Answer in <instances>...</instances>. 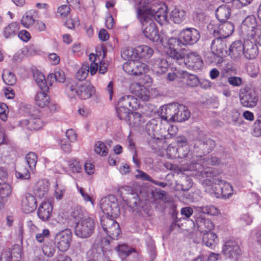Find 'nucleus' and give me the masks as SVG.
Masks as SVG:
<instances>
[{
    "label": "nucleus",
    "mask_w": 261,
    "mask_h": 261,
    "mask_svg": "<svg viewBox=\"0 0 261 261\" xmlns=\"http://www.w3.org/2000/svg\"><path fill=\"white\" fill-rule=\"evenodd\" d=\"M152 0H135L137 16H145L148 19L155 20L162 24L167 21V8L161 4L149 6Z\"/></svg>",
    "instance_id": "f257e3e1"
},
{
    "label": "nucleus",
    "mask_w": 261,
    "mask_h": 261,
    "mask_svg": "<svg viewBox=\"0 0 261 261\" xmlns=\"http://www.w3.org/2000/svg\"><path fill=\"white\" fill-rule=\"evenodd\" d=\"M200 175L202 178H206L205 182L206 185H211L215 184L216 186L213 187V191L215 193V196L216 198L226 197V196L228 197L231 195L232 193H227L225 191L227 189H230V191H232V187L229 184H224L223 186L222 187L221 184H223L224 181L217 177V171L213 168L210 167H206L201 171H199Z\"/></svg>",
    "instance_id": "f03ea898"
},
{
    "label": "nucleus",
    "mask_w": 261,
    "mask_h": 261,
    "mask_svg": "<svg viewBox=\"0 0 261 261\" xmlns=\"http://www.w3.org/2000/svg\"><path fill=\"white\" fill-rule=\"evenodd\" d=\"M170 58L173 59L179 65H185L188 69L197 71L201 68L203 62L201 57L195 52L188 53L186 56L179 51L171 50Z\"/></svg>",
    "instance_id": "7ed1b4c3"
},
{
    "label": "nucleus",
    "mask_w": 261,
    "mask_h": 261,
    "mask_svg": "<svg viewBox=\"0 0 261 261\" xmlns=\"http://www.w3.org/2000/svg\"><path fill=\"white\" fill-rule=\"evenodd\" d=\"M242 35L252 39L261 46V22L257 23L253 15L247 16L241 25Z\"/></svg>",
    "instance_id": "20e7f679"
},
{
    "label": "nucleus",
    "mask_w": 261,
    "mask_h": 261,
    "mask_svg": "<svg viewBox=\"0 0 261 261\" xmlns=\"http://www.w3.org/2000/svg\"><path fill=\"white\" fill-rule=\"evenodd\" d=\"M66 91L71 98L78 96L82 99H87L91 97L95 93V88L90 83L81 84L74 82L67 85Z\"/></svg>",
    "instance_id": "39448f33"
},
{
    "label": "nucleus",
    "mask_w": 261,
    "mask_h": 261,
    "mask_svg": "<svg viewBox=\"0 0 261 261\" xmlns=\"http://www.w3.org/2000/svg\"><path fill=\"white\" fill-rule=\"evenodd\" d=\"M74 233L81 239H87L94 233L95 223L90 217H85L83 220L75 222Z\"/></svg>",
    "instance_id": "423d86ee"
},
{
    "label": "nucleus",
    "mask_w": 261,
    "mask_h": 261,
    "mask_svg": "<svg viewBox=\"0 0 261 261\" xmlns=\"http://www.w3.org/2000/svg\"><path fill=\"white\" fill-rule=\"evenodd\" d=\"M142 25L143 33L145 36L154 42L161 41L155 23L153 20L148 19L145 16H137Z\"/></svg>",
    "instance_id": "0eeeda50"
},
{
    "label": "nucleus",
    "mask_w": 261,
    "mask_h": 261,
    "mask_svg": "<svg viewBox=\"0 0 261 261\" xmlns=\"http://www.w3.org/2000/svg\"><path fill=\"white\" fill-rule=\"evenodd\" d=\"M100 208L105 216L117 217L120 214V209L115 196L109 195L102 198L100 201Z\"/></svg>",
    "instance_id": "6e6552de"
},
{
    "label": "nucleus",
    "mask_w": 261,
    "mask_h": 261,
    "mask_svg": "<svg viewBox=\"0 0 261 261\" xmlns=\"http://www.w3.org/2000/svg\"><path fill=\"white\" fill-rule=\"evenodd\" d=\"M215 141L206 137H199L195 141L194 152L201 157L210 153L215 147Z\"/></svg>",
    "instance_id": "1a4fd4ad"
},
{
    "label": "nucleus",
    "mask_w": 261,
    "mask_h": 261,
    "mask_svg": "<svg viewBox=\"0 0 261 261\" xmlns=\"http://www.w3.org/2000/svg\"><path fill=\"white\" fill-rule=\"evenodd\" d=\"M118 193L126 204L133 211L137 209L140 199L138 194L129 186H124L120 188Z\"/></svg>",
    "instance_id": "9d476101"
},
{
    "label": "nucleus",
    "mask_w": 261,
    "mask_h": 261,
    "mask_svg": "<svg viewBox=\"0 0 261 261\" xmlns=\"http://www.w3.org/2000/svg\"><path fill=\"white\" fill-rule=\"evenodd\" d=\"M239 98L240 103L243 107L250 108L255 107L258 100V95L256 92L249 87H245L240 90Z\"/></svg>",
    "instance_id": "9b49d317"
},
{
    "label": "nucleus",
    "mask_w": 261,
    "mask_h": 261,
    "mask_svg": "<svg viewBox=\"0 0 261 261\" xmlns=\"http://www.w3.org/2000/svg\"><path fill=\"white\" fill-rule=\"evenodd\" d=\"M71 239V230L66 229L56 234L55 237V244L60 251L65 252L69 248Z\"/></svg>",
    "instance_id": "f8f14e48"
},
{
    "label": "nucleus",
    "mask_w": 261,
    "mask_h": 261,
    "mask_svg": "<svg viewBox=\"0 0 261 261\" xmlns=\"http://www.w3.org/2000/svg\"><path fill=\"white\" fill-rule=\"evenodd\" d=\"M123 69L128 74L133 75H139L148 70L146 64L137 60L126 62L123 64Z\"/></svg>",
    "instance_id": "ddd939ff"
},
{
    "label": "nucleus",
    "mask_w": 261,
    "mask_h": 261,
    "mask_svg": "<svg viewBox=\"0 0 261 261\" xmlns=\"http://www.w3.org/2000/svg\"><path fill=\"white\" fill-rule=\"evenodd\" d=\"M161 120L160 117L152 119L146 124L145 130L148 135L152 138L151 140L148 142L149 145L151 143L155 142L156 141L162 139L160 137L161 130Z\"/></svg>",
    "instance_id": "4468645a"
},
{
    "label": "nucleus",
    "mask_w": 261,
    "mask_h": 261,
    "mask_svg": "<svg viewBox=\"0 0 261 261\" xmlns=\"http://www.w3.org/2000/svg\"><path fill=\"white\" fill-rule=\"evenodd\" d=\"M180 37L185 45H192L196 43L200 38V33L194 28H189L183 29L180 33Z\"/></svg>",
    "instance_id": "2eb2a0df"
},
{
    "label": "nucleus",
    "mask_w": 261,
    "mask_h": 261,
    "mask_svg": "<svg viewBox=\"0 0 261 261\" xmlns=\"http://www.w3.org/2000/svg\"><path fill=\"white\" fill-rule=\"evenodd\" d=\"M178 103H171L163 106L160 115V119L167 122H175L176 110L178 109Z\"/></svg>",
    "instance_id": "dca6fc26"
},
{
    "label": "nucleus",
    "mask_w": 261,
    "mask_h": 261,
    "mask_svg": "<svg viewBox=\"0 0 261 261\" xmlns=\"http://www.w3.org/2000/svg\"><path fill=\"white\" fill-rule=\"evenodd\" d=\"M223 252L226 257L237 258L242 254V251L238 244L233 241H227L223 246Z\"/></svg>",
    "instance_id": "f3484780"
},
{
    "label": "nucleus",
    "mask_w": 261,
    "mask_h": 261,
    "mask_svg": "<svg viewBox=\"0 0 261 261\" xmlns=\"http://www.w3.org/2000/svg\"><path fill=\"white\" fill-rule=\"evenodd\" d=\"M192 222L194 225H195V223L196 224L198 230L203 233L212 231L214 227L212 221L208 218H206L202 215H200L195 219V222L194 221H192Z\"/></svg>",
    "instance_id": "a211bd4d"
},
{
    "label": "nucleus",
    "mask_w": 261,
    "mask_h": 261,
    "mask_svg": "<svg viewBox=\"0 0 261 261\" xmlns=\"http://www.w3.org/2000/svg\"><path fill=\"white\" fill-rule=\"evenodd\" d=\"M152 70L158 75H161L166 73L168 69L169 64L168 61L163 58H153L150 61Z\"/></svg>",
    "instance_id": "6ab92c4d"
},
{
    "label": "nucleus",
    "mask_w": 261,
    "mask_h": 261,
    "mask_svg": "<svg viewBox=\"0 0 261 261\" xmlns=\"http://www.w3.org/2000/svg\"><path fill=\"white\" fill-rule=\"evenodd\" d=\"M257 43L255 41L252 42L250 39H247L244 43V56L248 60L254 59L258 54Z\"/></svg>",
    "instance_id": "aec40b11"
},
{
    "label": "nucleus",
    "mask_w": 261,
    "mask_h": 261,
    "mask_svg": "<svg viewBox=\"0 0 261 261\" xmlns=\"http://www.w3.org/2000/svg\"><path fill=\"white\" fill-rule=\"evenodd\" d=\"M212 53L218 57L223 58L227 54L226 43L221 38H216L211 44Z\"/></svg>",
    "instance_id": "412c9836"
},
{
    "label": "nucleus",
    "mask_w": 261,
    "mask_h": 261,
    "mask_svg": "<svg viewBox=\"0 0 261 261\" xmlns=\"http://www.w3.org/2000/svg\"><path fill=\"white\" fill-rule=\"evenodd\" d=\"M138 106V99L133 95L121 96L117 102V106L132 110L136 109Z\"/></svg>",
    "instance_id": "4be33fe9"
},
{
    "label": "nucleus",
    "mask_w": 261,
    "mask_h": 261,
    "mask_svg": "<svg viewBox=\"0 0 261 261\" xmlns=\"http://www.w3.org/2000/svg\"><path fill=\"white\" fill-rule=\"evenodd\" d=\"M244 43L241 41L233 42L229 48V55L234 60H240L243 55Z\"/></svg>",
    "instance_id": "5701e85b"
},
{
    "label": "nucleus",
    "mask_w": 261,
    "mask_h": 261,
    "mask_svg": "<svg viewBox=\"0 0 261 261\" xmlns=\"http://www.w3.org/2000/svg\"><path fill=\"white\" fill-rule=\"evenodd\" d=\"M53 212V207L49 202H42L39 206L37 215L38 217L43 221H46L50 218Z\"/></svg>",
    "instance_id": "b1692460"
},
{
    "label": "nucleus",
    "mask_w": 261,
    "mask_h": 261,
    "mask_svg": "<svg viewBox=\"0 0 261 261\" xmlns=\"http://www.w3.org/2000/svg\"><path fill=\"white\" fill-rule=\"evenodd\" d=\"M37 207V201L32 194H28L22 201V208L25 213L33 212Z\"/></svg>",
    "instance_id": "393cba45"
},
{
    "label": "nucleus",
    "mask_w": 261,
    "mask_h": 261,
    "mask_svg": "<svg viewBox=\"0 0 261 261\" xmlns=\"http://www.w3.org/2000/svg\"><path fill=\"white\" fill-rule=\"evenodd\" d=\"M20 125L22 127H25L31 130H37L43 126L42 122L40 119L33 117H31L29 119L21 120Z\"/></svg>",
    "instance_id": "a878e982"
},
{
    "label": "nucleus",
    "mask_w": 261,
    "mask_h": 261,
    "mask_svg": "<svg viewBox=\"0 0 261 261\" xmlns=\"http://www.w3.org/2000/svg\"><path fill=\"white\" fill-rule=\"evenodd\" d=\"M49 184L48 181L40 180L34 187V193L36 196L42 198L46 196L49 190Z\"/></svg>",
    "instance_id": "bb28decb"
},
{
    "label": "nucleus",
    "mask_w": 261,
    "mask_h": 261,
    "mask_svg": "<svg viewBox=\"0 0 261 261\" xmlns=\"http://www.w3.org/2000/svg\"><path fill=\"white\" fill-rule=\"evenodd\" d=\"M231 14L230 6L222 5L219 6L216 11V16L219 22L227 21Z\"/></svg>",
    "instance_id": "cd10ccee"
},
{
    "label": "nucleus",
    "mask_w": 261,
    "mask_h": 261,
    "mask_svg": "<svg viewBox=\"0 0 261 261\" xmlns=\"http://www.w3.org/2000/svg\"><path fill=\"white\" fill-rule=\"evenodd\" d=\"M218 38H226L231 35L234 31V25L229 21L221 22Z\"/></svg>",
    "instance_id": "c85d7f7f"
},
{
    "label": "nucleus",
    "mask_w": 261,
    "mask_h": 261,
    "mask_svg": "<svg viewBox=\"0 0 261 261\" xmlns=\"http://www.w3.org/2000/svg\"><path fill=\"white\" fill-rule=\"evenodd\" d=\"M178 73L179 75V78L186 79L187 85L191 87H194L199 85V80L196 75L190 74L184 70H178Z\"/></svg>",
    "instance_id": "c756f323"
},
{
    "label": "nucleus",
    "mask_w": 261,
    "mask_h": 261,
    "mask_svg": "<svg viewBox=\"0 0 261 261\" xmlns=\"http://www.w3.org/2000/svg\"><path fill=\"white\" fill-rule=\"evenodd\" d=\"M191 113L188 108L183 105L178 103V109L175 118V122H183L187 120L190 117Z\"/></svg>",
    "instance_id": "7c9ffc66"
},
{
    "label": "nucleus",
    "mask_w": 261,
    "mask_h": 261,
    "mask_svg": "<svg viewBox=\"0 0 261 261\" xmlns=\"http://www.w3.org/2000/svg\"><path fill=\"white\" fill-rule=\"evenodd\" d=\"M126 122L132 127H139L145 122V119L140 113L131 112Z\"/></svg>",
    "instance_id": "2f4dec72"
},
{
    "label": "nucleus",
    "mask_w": 261,
    "mask_h": 261,
    "mask_svg": "<svg viewBox=\"0 0 261 261\" xmlns=\"http://www.w3.org/2000/svg\"><path fill=\"white\" fill-rule=\"evenodd\" d=\"M11 187L8 184H0V208L7 203L8 197L11 194Z\"/></svg>",
    "instance_id": "473e14b6"
},
{
    "label": "nucleus",
    "mask_w": 261,
    "mask_h": 261,
    "mask_svg": "<svg viewBox=\"0 0 261 261\" xmlns=\"http://www.w3.org/2000/svg\"><path fill=\"white\" fill-rule=\"evenodd\" d=\"M186 17L185 10L179 8H175L170 13V19L175 23L180 24Z\"/></svg>",
    "instance_id": "72a5a7b5"
},
{
    "label": "nucleus",
    "mask_w": 261,
    "mask_h": 261,
    "mask_svg": "<svg viewBox=\"0 0 261 261\" xmlns=\"http://www.w3.org/2000/svg\"><path fill=\"white\" fill-rule=\"evenodd\" d=\"M153 50L147 45L139 46L136 48L137 59H147L153 54Z\"/></svg>",
    "instance_id": "f704fd0d"
},
{
    "label": "nucleus",
    "mask_w": 261,
    "mask_h": 261,
    "mask_svg": "<svg viewBox=\"0 0 261 261\" xmlns=\"http://www.w3.org/2000/svg\"><path fill=\"white\" fill-rule=\"evenodd\" d=\"M19 29V24L17 22H12L5 28L3 35L6 39L11 38L17 35Z\"/></svg>",
    "instance_id": "c9c22d12"
},
{
    "label": "nucleus",
    "mask_w": 261,
    "mask_h": 261,
    "mask_svg": "<svg viewBox=\"0 0 261 261\" xmlns=\"http://www.w3.org/2000/svg\"><path fill=\"white\" fill-rule=\"evenodd\" d=\"M36 104L40 108H44L49 102V97L46 92H39L35 98Z\"/></svg>",
    "instance_id": "e433bc0d"
},
{
    "label": "nucleus",
    "mask_w": 261,
    "mask_h": 261,
    "mask_svg": "<svg viewBox=\"0 0 261 261\" xmlns=\"http://www.w3.org/2000/svg\"><path fill=\"white\" fill-rule=\"evenodd\" d=\"M217 241V237L213 232L210 231L203 233L202 242L206 246L212 247L215 246Z\"/></svg>",
    "instance_id": "4c0bfd02"
},
{
    "label": "nucleus",
    "mask_w": 261,
    "mask_h": 261,
    "mask_svg": "<svg viewBox=\"0 0 261 261\" xmlns=\"http://www.w3.org/2000/svg\"><path fill=\"white\" fill-rule=\"evenodd\" d=\"M54 80L60 83H64L65 80L64 72L60 69H56L54 73L49 74L47 76V80L49 81L50 85H52L51 82Z\"/></svg>",
    "instance_id": "58836bf2"
},
{
    "label": "nucleus",
    "mask_w": 261,
    "mask_h": 261,
    "mask_svg": "<svg viewBox=\"0 0 261 261\" xmlns=\"http://www.w3.org/2000/svg\"><path fill=\"white\" fill-rule=\"evenodd\" d=\"M168 43L169 45V49L167 51V54L170 57L169 53L171 50H174L176 51H178L177 49L178 47H181L185 44L183 42V40L179 37V38L176 37H171L168 40Z\"/></svg>",
    "instance_id": "ea45409f"
},
{
    "label": "nucleus",
    "mask_w": 261,
    "mask_h": 261,
    "mask_svg": "<svg viewBox=\"0 0 261 261\" xmlns=\"http://www.w3.org/2000/svg\"><path fill=\"white\" fill-rule=\"evenodd\" d=\"M115 218L110 216H103L100 218V224L105 232L117 222L114 220Z\"/></svg>",
    "instance_id": "a19ab883"
},
{
    "label": "nucleus",
    "mask_w": 261,
    "mask_h": 261,
    "mask_svg": "<svg viewBox=\"0 0 261 261\" xmlns=\"http://www.w3.org/2000/svg\"><path fill=\"white\" fill-rule=\"evenodd\" d=\"M14 254V252L9 248L4 249L0 257V261H19L18 258L20 256L19 252L17 253L18 256H16L17 259L16 260L13 259Z\"/></svg>",
    "instance_id": "79ce46f5"
},
{
    "label": "nucleus",
    "mask_w": 261,
    "mask_h": 261,
    "mask_svg": "<svg viewBox=\"0 0 261 261\" xmlns=\"http://www.w3.org/2000/svg\"><path fill=\"white\" fill-rule=\"evenodd\" d=\"M94 151L95 153L101 156H105L108 153V149L106 144L101 141L95 142Z\"/></svg>",
    "instance_id": "37998d69"
},
{
    "label": "nucleus",
    "mask_w": 261,
    "mask_h": 261,
    "mask_svg": "<svg viewBox=\"0 0 261 261\" xmlns=\"http://www.w3.org/2000/svg\"><path fill=\"white\" fill-rule=\"evenodd\" d=\"M108 236L112 239H118L120 234L121 230L119 223L116 222L106 231Z\"/></svg>",
    "instance_id": "c03bdc74"
},
{
    "label": "nucleus",
    "mask_w": 261,
    "mask_h": 261,
    "mask_svg": "<svg viewBox=\"0 0 261 261\" xmlns=\"http://www.w3.org/2000/svg\"><path fill=\"white\" fill-rule=\"evenodd\" d=\"M25 159L30 170L33 171L35 169L37 162V155L34 152H30L26 155Z\"/></svg>",
    "instance_id": "a18cd8bd"
},
{
    "label": "nucleus",
    "mask_w": 261,
    "mask_h": 261,
    "mask_svg": "<svg viewBox=\"0 0 261 261\" xmlns=\"http://www.w3.org/2000/svg\"><path fill=\"white\" fill-rule=\"evenodd\" d=\"M70 216L75 220V222H78V221H82L85 218L83 217V211L82 207L80 206H74L72 208Z\"/></svg>",
    "instance_id": "49530a36"
},
{
    "label": "nucleus",
    "mask_w": 261,
    "mask_h": 261,
    "mask_svg": "<svg viewBox=\"0 0 261 261\" xmlns=\"http://www.w3.org/2000/svg\"><path fill=\"white\" fill-rule=\"evenodd\" d=\"M89 72L88 63L84 64L75 74V78L79 81H83L86 78Z\"/></svg>",
    "instance_id": "de8ad7c7"
},
{
    "label": "nucleus",
    "mask_w": 261,
    "mask_h": 261,
    "mask_svg": "<svg viewBox=\"0 0 261 261\" xmlns=\"http://www.w3.org/2000/svg\"><path fill=\"white\" fill-rule=\"evenodd\" d=\"M220 22L218 20H211L207 27L210 33H212L216 38H218L220 28Z\"/></svg>",
    "instance_id": "09e8293b"
},
{
    "label": "nucleus",
    "mask_w": 261,
    "mask_h": 261,
    "mask_svg": "<svg viewBox=\"0 0 261 261\" xmlns=\"http://www.w3.org/2000/svg\"><path fill=\"white\" fill-rule=\"evenodd\" d=\"M132 112V109L124 108L117 106L116 108V113L118 117L120 120H123L125 122L128 119L129 114Z\"/></svg>",
    "instance_id": "8fccbe9b"
},
{
    "label": "nucleus",
    "mask_w": 261,
    "mask_h": 261,
    "mask_svg": "<svg viewBox=\"0 0 261 261\" xmlns=\"http://www.w3.org/2000/svg\"><path fill=\"white\" fill-rule=\"evenodd\" d=\"M116 250L122 257H126L135 251L134 249L129 248L125 244L118 245L116 247Z\"/></svg>",
    "instance_id": "3c124183"
},
{
    "label": "nucleus",
    "mask_w": 261,
    "mask_h": 261,
    "mask_svg": "<svg viewBox=\"0 0 261 261\" xmlns=\"http://www.w3.org/2000/svg\"><path fill=\"white\" fill-rule=\"evenodd\" d=\"M42 251L46 256L52 257L56 252V249L51 242H46L42 246Z\"/></svg>",
    "instance_id": "603ef678"
},
{
    "label": "nucleus",
    "mask_w": 261,
    "mask_h": 261,
    "mask_svg": "<svg viewBox=\"0 0 261 261\" xmlns=\"http://www.w3.org/2000/svg\"><path fill=\"white\" fill-rule=\"evenodd\" d=\"M4 82L8 85H13L16 82V78L13 73L6 71L2 75Z\"/></svg>",
    "instance_id": "864d4df0"
},
{
    "label": "nucleus",
    "mask_w": 261,
    "mask_h": 261,
    "mask_svg": "<svg viewBox=\"0 0 261 261\" xmlns=\"http://www.w3.org/2000/svg\"><path fill=\"white\" fill-rule=\"evenodd\" d=\"M136 48H129L123 50L121 53V57L124 60H131L130 61L137 60V56H135Z\"/></svg>",
    "instance_id": "5fc2aeb1"
},
{
    "label": "nucleus",
    "mask_w": 261,
    "mask_h": 261,
    "mask_svg": "<svg viewBox=\"0 0 261 261\" xmlns=\"http://www.w3.org/2000/svg\"><path fill=\"white\" fill-rule=\"evenodd\" d=\"M200 212L212 216H217L219 213V210L214 205H206L200 207Z\"/></svg>",
    "instance_id": "6e6d98bb"
},
{
    "label": "nucleus",
    "mask_w": 261,
    "mask_h": 261,
    "mask_svg": "<svg viewBox=\"0 0 261 261\" xmlns=\"http://www.w3.org/2000/svg\"><path fill=\"white\" fill-rule=\"evenodd\" d=\"M184 147H169L168 149V151H170L171 149H173V152H175V154H173V156L174 158L177 157L178 158H185L187 157L189 151L186 148V150L184 149Z\"/></svg>",
    "instance_id": "4d7b16f0"
},
{
    "label": "nucleus",
    "mask_w": 261,
    "mask_h": 261,
    "mask_svg": "<svg viewBox=\"0 0 261 261\" xmlns=\"http://www.w3.org/2000/svg\"><path fill=\"white\" fill-rule=\"evenodd\" d=\"M178 188L182 191H188L192 187V179L189 177L181 179L180 184H177Z\"/></svg>",
    "instance_id": "13d9d810"
},
{
    "label": "nucleus",
    "mask_w": 261,
    "mask_h": 261,
    "mask_svg": "<svg viewBox=\"0 0 261 261\" xmlns=\"http://www.w3.org/2000/svg\"><path fill=\"white\" fill-rule=\"evenodd\" d=\"M34 22L35 20L30 12H27L25 15L22 17L21 20L22 25L27 28L33 25Z\"/></svg>",
    "instance_id": "bf43d9fd"
},
{
    "label": "nucleus",
    "mask_w": 261,
    "mask_h": 261,
    "mask_svg": "<svg viewBox=\"0 0 261 261\" xmlns=\"http://www.w3.org/2000/svg\"><path fill=\"white\" fill-rule=\"evenodd\" d=\"M69 169L73 173H80L82 171V166L80 162L76 160H71L68 162Z\"/></svg>",
    "instance_id": "052dcab7"
},
{
    "label": "nucleus",
    "mask_w": 261,
    "mask_h": 261,
    "mask_svg": "<svg viewBox=\"0 0 261 261\" xmlns=\"http://www.w3.org/2000/svg\"><path fill=\"white\" fill-rule=\"evenodd\" d=\"M253 134L255 137L261 136V115L255 121L253 125Z\"/></svg>",
    "instance_id": "680f3d73"
},
{
    "label": "nucleus",
    "mask_w": 261,
    "mask_h": 261,
    "mask_svg": "<svg viewBox=\"0 0 261 261\" xmlns=\"http://www.w3.org/2000/svg\"><path fill=\"white\" fill-rule=\"evenodd\" d=\"M70 141L67 138H63L60 141V147L63 151L66 153H69L71 150Z\"/></svg>",
    "instance_id": "e2e57ef3"
},
{
    "label": "nucleus",
    "mask_w": 261,
    "mask_h": 261,
    "mask_svg": "<svg viewBox=\"0 0 261 261\" xmlns=\"http://www.w3.org/2000/svg\"><path fill=\"white\" fill-rule=\"evenodd\" d=\"M49 231L48 229H44L42 233H37L36 235V239L39 243L46 242L49 236Z\"/></svg>",
    "instance_id": "0e129e2a"
},
{
    "label": "nucleus",
    "mask_w": 261,
    "mask_h": 261,
    "mask_svg": "<svg viewBox=\"0 0 261 261\" xmlns=\"http://www.w3.org/2000/svg\"><path fill=\"white\" fill-rule=\"evenodd\" d=\"M228 82L232 86L239 87L242 84V79L238 76H230L228 78Z\"/></svg>",
    "instance_id": "69168bd1"
},
{
    "label": "nucleus",
    "mask_w": 261,
    "mask_h": 261,
    "mask_svg": "<svg viewBox=\"0 0 261 261\" xmlns=\"http://www.w3.org/2000/svg\"><path fill=\"white\" fill-rule=\"evenodd\" d=\"M252 0H233L232 6L237 8H241L249 4Z\"/></svg>",
    "instance_id": "338daca9"
},
{
    "label": "nucleus",
    "mask_w": 261,
    "mask_h": 261,
    "mask_svg": "<svg viewBox=\"0 0 261 261\" xmlns=\"http://www.w3.org/2000/svg\"><path fill=\"white\" fill-rule=\"evenodd\" d=\"M70 11V8L66 5L60 6L58 9V12L60 14L61 16L64 17L69 14Z\"/></svg>",
    "instance_id": "774afa93"
}]
</instances>
